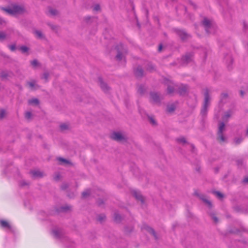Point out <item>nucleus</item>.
Returning a JSON list of instances; mask_svg holds the SVG:
<instances>
[{
	"label": "nucleus",
	"mask_w": 248,
	"mask_h": 248,
	"mask_svg": "<svg viewBox=\"0 0 248 248\" xmlns=\"http://www.w3.org/2000/svg\"><path fill=\"white\" fill-rule=\"evenodd\" d=\"M202 24L207 33H212L215 32L216 26L213 20L204 18L202 21Z\"/></svg>",
	"instance_id": "obj_1"
},
{
	"label": "nucleus",
	"mask_w": 248,
	"mask_h": 248,
	"mask_svg": "<svg viewBox=\"0 0 248 248\" xmlns=\"http://www.w3.org/2000/svg\"><path fill=\"white\" fill-rule=\"evenodd\" d=\"M2 10L12 15L21 14L25 11V9L23 6L17 5H14L8 8H2Z\"/></svg>",
	"instance_id": "obj_2"
},
{
	"label": "nucleus",
	"mask_w": 248,
	"mask_h": 248,
	"mask_svg": "<svg viewBox=\"0 0 248 248\" xmlns=\"http://www.w3.org/2000/svg\"><path fill=\"white\" fill-rule=\"evenodd\" d=\"M225 124L224 123H220L218 125L217 140L220 143L225 142L227 141V138L223 135V132L225 131Z\"/></svg>",
	"instance_id": "obj_3"
},
{
	"label": "nucleus",
	"mask_w": 248,
	"mask_h": 248,
	"mask_svg": "<svg viewBox=\"0 0 248 248\" xmlns=\"http://www.w3.org/2000/svg\"><path fill=\"white\" fill-rule=\"evenodd\" d=\"M204 101L203 107L201 110V114L204 116L206 114L207 111V108L209 105L210 98L209 95V91L208 89L205 90L204 93Z\"/></svg>",
	"instance_id": "obj_4"
},
{
	"label": "nucleus",
	"mask_w": 248,
	"mask_h": 248,
	"mask_svg": "<svg viewBox=\"0 0 248 248\" xmlns=\"http://www.w3.org/2000/svg\"><path fill=\"white\" fill-rule=\"evenodd\" d=\"M111 138L115 140L121 141L124 140V137L120 132H114L111 136Z\"/></svg>",
	"instance_id": "obj_5"
},
{
	"label": "nucleus",
	"mask_w": 248,
	"mask_h": 248,
	"mask_svg": "<svg viewBox=\"0 0 248 248\" xmlns=\"http://www.w3.org/2000/svg\"><path fill=\"white\" fill-rule=\"evenodd\" d=\"M0 224L2 227L5 229H7L10 231H14V228L12 225L7 221L1 220L0 221Z\"/></svg>",
	"instance_id": "obj_6"
},
{
	"label": "nucleus",
	"mask_w": 248,
	"mask_h": 248,
	"mask_svg": "<svg viewBox=\"0 0 248 248\" xmlns=\"http://www.w3.org/2000/svg\"><path fill=\"white\" fill-rule=\"evenodd\" d=\"M233 113L234 110L232 109L226 111L222 117L223 120L224 121H227L228 120L233 114Z\"/></svg>",
	"instance_id": "obj_7"
},
{
	"label": "nucleus",
	"mask_w": 248,
	"mask_h": 248,
	"mask_svg": "<svg viewBox=\"0 0 248 248\" xmlns=\"http://www.w3.org/2000/svg\"><path fill=\"white\" fill-rule=\"evenodd\" d=\"M151 96V100L152 101H153L154 103H159L160 98L159 95L156 93H152L150 94Z\"/></svg>",
	"instance_id": "obj_8"
},
{
	"label": "nucleus",
	"mask_w": 248,
	"mask_h": 248,
	"mask_svg": "<svg viewBox=\"0 0 248 248\" xmlns=\"http://www.w3.org/2000/svg\"><path fill=\"white\" fill-rule=\"evenodd\" d=\"M176 33L181 37V38L183 40H185L187 39L189 37V35L187 34L184 31L177 30H176Z\"/></svg>",
	"instance_id": "obj_9"
},
{
	"label": "nucleus",
	"mask_w": 248,
	"mask_h": 248,
	"mask_svg": "<svg viewBox=\"0 0 248 248\" xmlns=\"http://www.w3.org/2000/svg\"><path fill=\"white\" fill-rule=\"evenodd\" d=\"M193 58V54L192 53H189L186 54L185 56L183 58V61L185 63H189L192 60Z\"/></svg>",
	"instance_id": "obj_10"
},
{
	"label": "nucleus",
	"mask_w": 248,
	"mask_h": 248,
	"mask_svg": "<svg viewBox=\"0 0 248 248\" xmlns=\"http://www.w3.org/2000/svg\"><path fill=\"white\" fill-rule=\"evenodd\" d=\"M177 86L174 85L173 83H171L168 85L167 88V93L169 94L173 93L174 91L176 89Z\"/></svg>",
	"instance_id": "obj_11"
},
{
	"label": "nucleus",
	"mask_w": 248,
	"mask_h": 248,
	"mask_svg": "<svg viewBox=\"0 0 248 248\" xmlns=\"http://www.w3.org/2000/svg\"><path fill=\"white\" fill-rule=\"evenodd\" d=\"M133 195L138 200L141 202V203H143L144 199L140 193L137 191H134L133 192Z\"/></svg>",
	"instance_id": "obj_12"
},
{
	"label": "nucleus",
	"mask_w": 248,
	"mask_h": 248,
	"mask_svg": "<svg viewBox=\"0 0 248 248\" xmlns=\"http://www.w3.org/2000/svg\"><path fill=\"white\" fill-rule=\"evenodd\" d=\"M99 82L101 89L105 92H108L109 90V87L108 85L101 79L99 80Z\"/></svg>",
	"instance_id": "obj_13"
},
{
	"label": "nucleus",
	"mask_w": 248,
	"mask_h": 248,
	"mask_svg": "<svg viewBox=\"0 0 248 248\" xmlns=\"http://www.w3.org/2000/svg\"><path fill=\"white\" fill-rule=\"evenodd\" d=\"M31 173L34 178L42 177L43 176V173L38 170H32Z\"/></svg>",
	"instance_id": "obj_14"
},
{
	"label": "nucleus",
	"mask_w": 248,
	"mask_h": 248,
	"mask_svg": "<svg viewBox=\"0 0 248 248\" xmlns=\"http://www.w3.org/2000/svg\"><path fill=\"white\" fill-rule=\"evenodd\" d=\"M143 229H145L147 232H148L151 234H153V235H154L155 238H157L155 232L152 228H150L149 226H145L144 227Z\"/></svg>",
	"instance_id": "obj_15"
},
{
	"label": "nucleus",
	"mask_w": 248,
	"mask_h": 248,
	"mask_svg": "<svg viewBox=\"0 0 248 248\" xmlns=\"http://www.w3.org/2000/svg\"><path fill=\"white\" fill-rule=\"evenodd\" d=\"M34 33L35 36L39 38H41L43 37V34L41 31H35L34 32Z\"/></svg>",
	"instance_id": "obj_16"
},
{
	"label": "nucleus",
	"mask_w": 248,
	"mask_h": 248,
	"mask_svg": "<svg viewBox=\"0 0 248 248\" xmlns=\"http://www.w3.org/2000/svg\"><path fill=\"white\" fill-rule=\"evenodd\" d=\"M28 102L30 104H34L35 105H37L39 103L38 100L36 98L29 100Z\"/></svg>",
	"instance_id": "obj_17"
},
{
	"label": "nucleus",
	"mask_w": 248,
	"mask_h": 248,
	"mask_svg": "<svg viewBox=\"0 0 248 248\" xmlns=\"http://www.w3.org/2000/svg\"><path fill=\"white\" fill-rule=\"evenodd\" d=\"M48 12L52 16H55L57 14V10L52 8H49Z\"/></svg>",
	"instance_id": "obj_18"
},
{
	"label": "nucleus",
	"mask_w": 248,
	"mask_h": 248,
	"mask_svg": "<svg viewBox=\"0 0 248 248\" xmlns=\"http://www.w3.org/2000/svg\"><path fill=\"white\" fill-rule=\"evenodd\" d=\"M90 194V190H87L82 192V196L83 198H86Z\"/></svg>",
	"instance_id": "obj_19"
},
{
	"label": "nucleus",
	"mask_w": 248,
	"mask_h": 248,
	"mask_svg": "<svg viewBox=\"0 0 248 248\" xmlns=\"http://www.w3.org/2000/svg\"><path fill=\"white\" fill-rule=\"evenodd\" d=\"M106 217L104 215H100L98 216L97 220L100 222H102L105 219Z\"/></svg>",
	"instance_id": "obj_20"
},
{
	"label": "nucleus",
	"mask_w": 248,
	"mask_h": 248,
	"mask_svg": "<svg viewBox=\"0 0 248 248\" xmlns=\"http://www.w3.org/2000/svg\"><path fill=\"white\" fill-rule=\"evenodd\" d=\"M243 139L241 137L236 138L234 140V142L236 144H238L242 141Z\"/></svg>",
	"instance_id": "obj_21"
},
{
	"label": "nucleus",
	"mask_w": 248,
	"mask_h": 248,
	"mask_svg": "<svg viewBox=\"0 0 248 248\" xmlns=\"http://www.w3.org/2000/svg\"><path fill=\"white\" fill-rule=\"evenodd\" d=\"M28 85L31 89H33L36 85L35 82L34 81L29 82Z\"/></svg>",
	"instance_id": "obj_22"
},
{
	"label": "nucleus",
	"mask_w": 248,
	"mask_h": 248,
	"mask_svg": "<svg viewBox=\"0 0 248 248\" xmlns=\"http://www.w3.org/2000/svg\"><path fill=\"white\" fill-rule=\"evenodd\" d=\"M215 195L219 199H221L223 197V194L218 191L214 192Z\"/></svg>",
	"instance_id": "obj_23"
},
{
	"label": "nucleus",
	"mask_w": 248,
	"mask_h": 248,
	"mask_svg": "<svg viewBox=\"0 0 248 248\" xmlns=\"http://www.w3.org/2000/svg\"><path fill=\"white\" fill-rule=\"evenodd\" d=\"M114 219L116 222H119L121 219V216L118 214H115Z\"/></svg>",
	"instance_id": "obj_24"
},
{
	"label": "nucleus",
	"mask_w": 248,
	"mask_h": 248,
	"mask_svg": "<svg viewBox=\"0 0 248 248\" xmlns=\"http://www.w3.org/2000/svg\"><path fill=\"white\" fill-rule=\"evenodd\" d=\"M6 36V34L3 32H0V41L3 40Z\"/></svg>",
	"instance_id": "obj_25"
},
{
	"label": "nucleus",
	"mask_w": 248,
	"mask_h": 248,
	"mask_svg": "<svg viewBox=\"0 0 248 248\" xmlns=\"http://www.w3.org/2000/svg\"><path fill=\"white\" fill-rule=\"evenodd\" d=\"M123 54L121 52H118V54H117V55L116 56V59L120 61V60H122L123 59Z\"/></svg>",
	"instance_id": "obj_26"
},
{
	"label": "nucleus",
	"mask_w": 248,
	"mask_h": 248,
	"mask_svg": "<svg viewBox=\"0 0 248 248\" xmlns=\"http://www.w3.org/2000/svg\"><path fill=\"white\" fill-rule=\"evenodd\" d=\"M20 49L23 53H25L28 51V48L26 46H22L20 47Z\"/></svg>",
	"instance_id": "obj_27"
},
{
	"label": "nucleus",
	"mask_w": 248,
	"mask_h": 248,
	"mask_svg": "<svg viewBox=\"0 0 248 248\" xmlns=\"http://www.w3.org/2000/svg\"><path fill=\"white\" fill-rule=\"evenodd\" d=\"M136 74L138 76H140L143 74V71L141 69H138L136 72Z\"/></svg>",
	"instance_id": "obj_28"
},
{
	"label": "nucleus",
	"mask_w": 248,
	"mask_h": 248,
	"mask_svg": "<svg viewBox=\"0 0 248 248\" xmlns=\"http://www.w3.org/2000/svg\"><path fill=\"white\" fill-rule=\"evenodd\" d=\"M53 234L56 237H59V232L58 230H54L52 231Z\"/></svg>",
	"instance_id": "obj_29"
},
{
	"label": "nucleus",
	"mask_w": 248,
	"mask_h": 248,
	"mask_svg": "<svg viewBox=\"0 0 248 248\" xmlns=\"http://www.w3.org/2000/svg\"><path fill=\"white\" fill-rule=\"evenodd\" d=\"M5 115V111L3 109L0 110V119H2Z\"/></svg>",
	"instance_id": "obj_30"
},
{
	"label": "nucleus",
	"mask_w": 248,
	"mask_h": 248,
	"mask_svg": "<svg viewBox=\"0 0 248 248\" xmlns=\"http://www.w3.org/2000/svg\"><path fill=\"white\" fill-rule=\"evenodd\" d=\"M201 199L204 201L209 207L211 206V202L208 201V200L204 198H201Z\"/></svg>",
	"instance_id": "obj_31"
},
{
	"label": "nucleus",
	"mask_w": 248,
	"mask_h": 248,
	"mask_svg": "<svg viewBox=\"0 0 248 248\" xmlns=\"http://www.w3.org/2000/svg\"><path fill=\"white\" fill-rule=\"evenodd\" d=\"M58 159L62 163H69V161L68 160H67L64 158H62L60 157Z\"/></svg>",
	"instance_id": "obj_32"
},
{
	"label": "nucleus",
	"mask_w": 248,
	"mask_h": 248,
	"mask_svg": "<svg viewBox=\"0 0 248 248\" xmlns=\"http://www.w3.org/2000/svg\"><path fill=\"white\" fill-rule=\"evenodd\" d=\"M25 117L27 119H30L31 117V113L30 112H26L25 113Z\"/></svg>",
	"instance_id": "obj_33"
},
{
	"label": "nucleus",
	"mask_w": 248,
	"mask_h": 248,
	"mask_svg": "<svg viewBox=\"0 0 248 248\" xmlns=\"http://www.w3.org/2000/svg\"><path fill=\"white\" fill-rule=\"evenodd\" d=\"M8 47H9V49L12 51H15L16 48V46L15 44L9 45Z\"/></svg>",
	"instance_id": "obj_34"
},
{
	"label": "nucleus",
	"mask_w": 248,
	"mask_h": 248,
	"mask_svg": "<svg viewBox=\"0 0 248 248\" xmlns=\"http://www.w3.org/2000/svg\"><path fill=\"white\" fill-rule=\"evenodd\" d=\"M174 109H175L174 107L173 106H171L168 107L167 111L169 112H172L173 111H174Z\"/></svg>",
	"instance_id": "obj_35"
},
{
	"label": "nucleus",
	"mask_w": 248,
	"mask_h": 248,
	"mask_svg": "<svg viewBox=\"0 0 248 248\" xmlns=\"http://www.w3.org/2000/svg\"><path fill=\"white\" fill-rule=\"evenodd\" d=\"M177 140L178 142H182L183 143H185L186 142V139L184 137H182V138H180L178 139Z\"/></svg>",
	"instance_id": "obj_36"
},
{
	"label": "nucleus",
	"mask_w": 248,
	"mask_h": 248,
	"mask_svg": "<svg viewBox=\"0 0 248 248\" xmlns=\"http://www.w3.org/2000/svg\"><path fill=\"white\" fill-rule=\"evenodd\" d=\"M60 128L62 130H65L68 128V125L66 124H63L61 125Z\"/></svg>",
	"instance_id": "obj_37"
},
{
	"label": "nucleus",
	"mask_w": 248,
	"mask_h": 248,
	"mask_svg": "<svg viewBox=\"0 0 248 248\" xmlns=\"http://www.w3.org/2000/svg\"><path fill=\"white\" fill-rule=\"evenodd\" d=\"M100 7L99 5H98V4L95 5L93 8V10L95 11H98L100 10Z\"/></svg>",
	"instance_id": "obj_38"
},
{
	"label": "nucleus",
	"mask_w": 248,
	"mask_h": 248,
	"mask_svg": "<svg viewBox=\"0 0 248 248\" xmlns=\"http://www.w3.org/2000/svg\"><path fill=\"white\" fill-rule=\"evenodd\" d=\"M68 187L69 185L67 183H63L61 186V188L62 189H66Z\"/></svg>",
	"instance_id": "obj_39"
},
{
	"label": "nucleus",
	"mask_w": 248,
	"mask_h": 248,
	"mask_svg": "<svg viewBox=\"0 0 248 248\" xmlns=\"http://www.w3.org/2000/svg\"><path fill=\"white\" fill-rule=\"evenodd\" d=\"M31 64L33 66L35 67L38 65V62L37 60H34L31 62Z\"/></svg>",
	"instance_id": "obj_40"
},
{
	"label": "nucleus",
	"mask_w": 248,
	"mask_h": 248,
	"mask_svg": "<svg viewBox=\"0 0 248 248\" xmlns=\"http://www.w3.org/2000/svg\"><path fill=\"white\" fill-rule=\"evenodd\" d=\"M189 4H190V6H192L194 9L196 8V4H194L193 2H192L191 1H189Z\"/></svg>",
	"instance_id": "obj_41"
},
{
	"label": "nucleus",
	"mask_w": 248,
	"mask_h": 248,
	"mask_svg": "<svg viewBox=\"0 0 248 248\" xmlns=\"http://www.w3.org/2000/svg\"><path fill=\"white\" fill-rule=\"evenodd\" d=\"M5 21L2 19L0 18V25H5Z\"/></svg>",
	"instance_id": "obj_42"
},
{
	"label": "nucleus",
	"mask_w": 248,
	"mask_h": 248,
	"mask_svg": "<svg viewBox=\"0 0 248 248\" xmlns=\"http://www.w3.org/2000/svg\"><path fill=\"white\" fill-rule=\"evenodd\" d=\"M150 122L153 124H155V121L154 120V119H153L152 118L150 117Z\"/></svg>",
	"instance_id": "obj_43"
},
{
	"label": "nucleus",
	"mask_w": 248,
	"mask_h": 248,
	"mask_svg": "<svg viewBox=\"0 0 248 248\" xmlns=\"http://www.w3.org/2000/svg\"><path fill=\"white\" fill-rule=\"evenodd\" d=\"M228 58L229 59V60L230 61V63H232L233 60H232V56L229 55L228 56Z\"/></svg>",
	"instance_id": "obj_44"
},
{
	"label": "nucleus",
	"mask_w": 248,
	"mask_h": 248,
	"mask_svg": "<svg viewBox=\"0 0 248 248\" xmlns=\"http://www.w3.org/2000/svg\"><path fill=\"white\" fill-rule=\"evenodd\" d=\"M1 76L2 78H6L7 76V74H6L4 72H3L1 74Z\"/></svg>",
	"instance_id": "obj_45"
},
{
	"label": "nucleus",
	"mask_w": 248,
	"mask_h": 248,
	"mask_svg": "<svg viewBox=\"0 0 248 248\" xmlns=\"http://www.w3.org/2000/svg\"><path fill=\"white\" fill-rule=\"evenodd\" d=\"M213 219L215 222H217L218 221L217 218L215 216L213 217Z\"/></svg>",
	"instance_id": "obj_46"
},
{
	"label": "nucleus",
	"mask_w": 248,
	"mask_h": 248,
	"mask_svg": "<svg viewBox=\"0 0 248 248\" xmlns=\"http://www.w3.org/2000/svg\"><path fill=\"white\" fill-rule=\"evenodd\" d=\"M227 97V93H222L221 94V97L223 98L224 97Z\"/></svg>",
	"instance_id": "obj_47"
},
{
	"label": "nucleus",
	"mask_w": 248,
	"mask_h": 248,
	"mask_svg": "<svg viewBox=\"0 0 248 248\" xmlns=\"http://www.w3.org/2000/svg\"><path fill=\"white\" fill-rule=\"evenodd\" d=\"M243 182H244V183H248V177L245 178L244 179Z\"/></svg>",
	"instance_id": "obj_48"
},
{
	"label": "nucleus",
	"mask_w": 248,
	"mask_h": 248,
	"mask_svg": "<svg viewBox=\"0 0 248 248\" xmlns=\"http://www.w3.org/2000/svg\"><path fill=\"white\" fill-rule=\"evenodd\" d=\"M43 76H44V78H45L46 79L47 78V77H48V74L46 73H45L44 74Z\"/></svg>",
	"instance_id": "obj_49"
},
{
	"label": "nucleus",
	"mask_w": 248,
	"mask_h": 248,
	"mask_svg": "<svg viewBox=\"0 0 248 248\" xmlns=\"http://www.w3.org/2000/svg\"><path fill=\"white\" fill-rule=\"evenodd\" d=\"M162 46L161 45H160L158 47V51H160L162 49Z\"/></svg>",
	"instance_id": "obj_50"
},
{
	"label": "nucleus",
	"mask_w": 248,
	"mask_h": 248,
	"mask_svg": "<svg viewBox=\"0 0 248 248\" xmlns=\"http://www.w3.org/2000/svg\"><path fill=\"white\" fill-rule=\"evenodd\" d=\"M54 179H55V180H58L59 179V176L58 175H56Z\"/></svg>",
	"instance_id": "obj_51"
},
{
	"label": "nucleus",
	"mask_w": 248,
	"mask_h": 248,
	"mask_svg": "<svg viewBox=\"0 0 248 248\" xmlns=\"http://www.w3.org/2000/svg\"><path fill=\"white\" fill-rule=\"evenodd\" d=\"M240 93H241V95L242 96H243V94H244V92H243L242 91H240Z\"/></svg>",
	"instance_id": "obj_52"
},
{
	"label": "nucleus",
	"mask_w": 248,
	"mask_h": 248,
	"mask_svg": "<svg viewBox=\"0 0 248 248\" xmlns=\"http://www.w3.org/2000/svg\"><path fill=\"white\" fill-rule=\"evenodd\" d=\"M247 135H248V129H247Z\"/></svg>",
	"instance_id": "obj_53"
}]
</instances>
